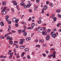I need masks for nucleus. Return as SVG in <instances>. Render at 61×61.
<instances>
[{
	"label": "nucleus",
	"mask_w": 61,
	"mask_h": 61,
	"mask_svg": "<svg viewBox=\"0 0 61 61\" xmlns=\"http://www.w3.org/2000/svg\"><path fill=\"white\" fill-rule=\"evenodd\" d=\"M17 58H19L20 57V56H19V54H17Z\"/></svg>",
	"instance_id": "obj_35"
},
{
	"label": "nucleus",
	"mask_w": 61,
	"mask_h": 61,
	"mask_svg": "<svg viewBox=\"0 0 61 61\" xmlns=\"http://www.w3.org/2000/svg\"><path fill=\"white\" fill-rule=\"evenodd\" d=\"M25 51L26 52L27 51H29V49L27 48H26L25 49Z\"/></svg>",
	"instance_id": "obj_20"
},
{
	"label": "nucleus",
	"mask_w": 61,
	"mask_h": 61,
	"mask_svg": "<svg viewBox=\"0 0 61 61\" xmlns=\"http://www.w3.org/2000/svg\"><path fill=\"white\" fill-rule=\"evenodd\" d=\"M51 6H54V4L53 3H51Z\"/></svg>",
	"instance_id": "obj_49"
},
{
	"label": "nucleus",
	"mask_w": 61,
	"mask_h": 61,
	"mask_svg": "<svg viewBox=\"0 0 61 61\" xmlns=\"http://www.w3.org/2000/svg\"><path fill=\"white\" fill-rule=\"evenodd\" d=\"M21 32H23V33H24L25 32V31L24 30H21Z\"/></svg>",
	"instance_id": "obj_30"
},
{
	"label": "nucleus",
	"mask_w": 61,
	"mask_h": 61,
	"mask_svg": "<svg viewBox=\"0 0 61 61\" xmlns=\"http://www.w3.org/2000/svg\"><path fill=\"white\" fill-rule=\"evenodd\" d=\"M53 56V53H52L51 54L49 55L48 56V57H51V56Z\"/></svg>",
	"instance_id": "obj_14"
},
{
	"label": "nucleus",
	"mask_w": 61,
	"mask_h": 61,
	"mask_svg": "<svg viewBox=\"0 0 61 61\" xmlns=\"http://www.w3.org/2000/svg\"><path fill=\"white\" fill-rule=\"evenodd\" d=\"M57 13H59L60 12V10H56Z\"/></svg>",
	"instance_id": "obj_31"
},
{
	"label": "nucleus",
	"mask_w": 61,
	"mask_h": 61,
	"mask_svg": "<svg viewBox=\"0 0 61 61\" xmlns=\"http://www.w3.org/2000/svg\"><path fill=\"white\" fill-rule=\"evenodd\" d=\"M19 47L20 48H21V49H24V48H25V46H20Z\"/></svg>",
	"instance_id": "obj_13"
},
{
	"label": "nucleus",
	"mask_w": 61,
	"mask_h": 61,
	"mask_svg": "<svg viewBox=\"0 0 61 61\" xmlns=\"http://www.w3.org/2000/svg\"><path fill=\"white\" fill-rule=\"evenodd\" d=\"M12 56H10L9 57V58L10 59H11V58H12Z\"/></svg>",
	"instance_id": "obj_62"
},
{
	"label": "nucleus",
	"mask_w": 61,
	"mask_h": 61,
	"mask_svg": "<svg viewBox=\"0 0 61 61\" xmlns=\"http://www.w3.org/2000/svg\"><path fill=\"white\" fill-rule=\"evenodd\" d=\"M26 40L27 41H29L31 40V38L30 37H28L26 38Z\"/></svg>",
	"instance_id": "obj_9"
},
{
	"label": "nucleus",
	"mask_w": 61,
	"mask_h": 61,
	"mask_svg": "<svg viewBox=\"0 0 61 61\" xmlns=\"http://www.w3.org/2000/svg\"><path fill=\"white\" fill-rule=\"evenodd\" d=\"M41 22L42 21L41 20H40V21H39L37 23L38 24H41Z\"/></svg>",
	"instance_id": "obj_27"
},
{
	"label": "nucleus",
	"mask_w": 61,
	"mask_h": 61,
	"mask_svg": "<svg viewBox=\"0 0 61 61\" xmlns=\"http://www.w3.org/2000/svg\"><path fill=\"white\" fill-rule=\"evenodd\" d=\"M53 20L54 22H56V20H57V18H56V17H54L53 18Z\"/></svg>",
	"instance_id": "obj_15"
},
{
	"label": "nucleus",
	"mask_w": 61,
	"mask_h": 61,
	"mask_svg": "<svg viewBox=\"0 0 61 61\" xmlns=\"http://www.w3.org/2000/svg\"><path fill=\"white\" fill-rule=\"evenodd\" d=\"M0 38L4 39L5 38V37L3 36H0Z\"/></svg>",
	"instance_id": "obj_22"
},
{
	"label": "nucleus",
	"mask_w": 61,
	"mask_h": 61,
	"mask_svg": "<svg viewBox=\"0 0 61 61\" xmlns=\"http://www.w3.org/2000/svg\"><path fill=\"white\" fill-rule=\"evenodd\" d=\"M53 30L54 31H56V29H54Z\"/></svg>",
	"instance_id": "obj_64"
},
{
	"label": "nucleus",
	"mask_w": 61,
	"mask_h": 61,
	"mask_svg": "<svg viewBox=\"0 0 61 61\" xmlns=\"http://www.w3.org/2000/svg\"><path fill=\"white\" fill-rule=\"evenodd\" d=\"M58 35V33H56L54 35H53V38H56V36H57Z\"/></svg>",
	"instance_id": "obj_5"
},
{
	"label": "nucleus",
	"mask_w": 61,
	"mask_h": 61,
	"mask_svg": "<svg viewBox=\"0 0 61 61\" xmlns=\"http://www.w3.org/2000/svg\"><path fill=\"white\" fill-rule=\"evenodd\" d=\"M40 45H36V47H40Z\"/></svg>",
	"instance_id": "obj_29"
},
{
	"label": "nucleus",
	"mask_w": 61,
	"mask_h": 61,
	"mask_svg": "<svg viewBox=\"0 0 61 61\" xmlns=\"http://www.w3.org/2000/svg\"><path fill=\"white\" fill-rule=\"evenodd\" d=\"M43 56H46V55L45 54H43Z\"/></svg>",
	"instance_id": "obj_46"
},
{
	"label": "nucleus",
	"mask_w": 61,
	"mask_h": 61,
	"mask_svg": "<svg viewBox=\"0 0 61 61\" xmlns=\"http://www.w3.org/2000/svg\"><path fill=\"white\" fill-rule=\"evenodd\" d=\"M8 17H9V16L7 15L5 17V18L6 19H7L8 18Z\"/></svg>",
	"instance_id": "obj_38"
},
{
	"label": "nucleus",
	"mask_w": 61,
	"mask_h": 61,
	"mask_svg": "<svg viewBox=\"0 0 61 61\" xmlns=\"http://www.w3.org/2000/svg\"><path fill=\"white\" fill-rule=\"evenodd\" d=\"M13 39V38L12 37H10V39L9 40H12Z\"/></svg>",
	"instance_id": "obj_42"
},
{
	"label": "nucleus",
	"mask_w": 61,
	"mask_h": 61,
	"mask_svg": "<svg viewBox=\"0 0 61 61\" xmlns=\"http://www.w3.org/2000/svg\"><path fill=\"white\" fill-rule=\"evenodd\" d=\"M15 26L16 27H18L19 26V25L18 23H16L15 24Z\"/></svg>",
	"instance_id": "obj_19"
},
{
	"label": "nucleus",
	"mask_w": 61,
	"mask_h": 61,
	"mask_svg": "<svg viewBox=\"0 0 61 61\" xmlns=\"http://www.w3.org/2000/svg\"><path fill=\"white\" fill-rule=\"evenodd\" d=\"M6 19V20L7 21V22H9V19Z\"/></svg>",
	"instance_id": "obj_52"
},
{
	"label": "nucleus",
	"mask_w": 61,
	"mask_h": 61,
	"mask_svg": "<svg viewBox=\"0 0 61 61\" xmlns=\"http://www.w3.org/2000/svg\"><path fill=\"white\" fill-rule=\"evenodd\" d=\"M37 8H36V7H35L34 8V10H35V11H36Z\"/></svg>",
	"instance_id": "obj_61"
},
{
	"label": "nucleus",
	"mask_w": 61,
	"mask_h": 61,
	"mask_svg": "<svg viewBox=\"0 0 61 61\" xmlns=\"http://www.w3.org/2000/svg\"><path fill=\"white\" fill-rule=\"evenodd\" d=\"M0 57L1 58H3L4 55H2V56H0Z\"/></svg>",
	"instance_id": "obj_54"
},
{
	"label": "nucleus",
	"mask_w": 61,
	"mask_h": 61,
	"mask_svg": "<svg viewBox=\"0 0 61 61\" xmlns=\"http://www.w3.org/2000/svg\"><path fill=\"white\" fill-rule=\"evenodd\" d=\"M12 33L11 32H10L9 33H7V34L8 35H11V34H12Z\"/></svg>",
	"instance_id": "obj_36"
},
{
	"label": "nucleus",
	"mask_w": 61,
	"mask_h": 61,
	"mask_svg": "<svg viewBox=\"0 0 61 61\" xmlns=\"http://www.w3.org/2000/svg\"><path fill=\"white\" fill-rule=\"evenodd\" d=\"M55 34V32L52 31L51 33V34L52 35H53Z\"/></svg>",
	"instance_id": "obj_23"
},
{
	"label": "nucleus",
	"mask_w": 61,
	"mask_h": 61,
	"mask_svg": "<svg viewBox=\"0 0 61 61\" xmlns=\"http://www.w3.org/2000/svg\"><path fill=\"white\" fill-rule=\"evenodd\" d=\"M43 8L45 10H46L47 9V6L46 5H45L43 6Z\"/></svg>",
	"instance_id": "obj_7"
},
{
	"label": "nucleus",
	"mask_w": 61,
	"mask_h": 61,
	"mask_svg": "<svg viewBox=\"0 0 61 61\" xmlns=\"http://www.w3.org/2000/svg\"><path fill=\"white\" fill-rule=\"evenodd\" d=\"M10 31H11V29L8 28V32H10Z\"/></svg>",
	"instance_id": "obj_37"
},
{
	"label": "nucleus",
	"mask_w": 61,
	"mask_h": 61,
	"mask_svg": "<svg viewBox=\"0 0 61 61\" xmlns=\"http://www.w3.org/2000/svg\"><path fill=\"white\" fill-rule=\"evenodd\" d=\"M50 50H54V51L55 50V49H54V48H51L50 49Z\"/></svg>",
	"instance_id": "obj_41"
},
{
	"label": "nucleus",
	"mask_w": 61,
	"mask_h": 61,
	"mask_svg": "<svg viewBox=\"0 0 61 61\" xmlns=\"http://www.w3.org/2000/svg\"><path fill=\"white\" fill-rule=\"evenodd\" d=\"M58 17H60V18H61V15H59L58 16Z\"/></svg>",
	"instance_id": "obj_56"
},
{
	"label": "nucleus",
	"mask_w": 61,
	"mask_h": 61,
	"mask_svg": "<svg viewBox=\"0 0 61 61\" xmlns=\"http://www.w3.org/2000/svg\"><path fill=\"white\" fill-rule=\"evenodd\" d=\"M8 36V34H6L5 35V36H4V37H7Z\"/></svg>",
	"instance_id": "obj_43"
},
{
	"label": "nucleus",
	"mask_w": 61,
	"mask_h": 61,
	"mask_svg": "<svg viewBox=\"0 0 61 61\" xmlns=\"http://www.w3.org/2000/svg\"><path fill=\"white\" fill-rule=\"evenodd\" d=\"M27 57L28 59H30V58L29 57V56L28 55L27 56Z\"/></svg>",
	"instance_id": "obj_50"
},
{
	"label": "nucleus",
	"mask_w": 61,
	"mask_h": 61,
	"mask_svg": "<svg viewBox=\"0 0 61 61\" xmlns=\"http://www.w3.org/2000/svg\"><path fill=\"white\" fill-rule=\"evenodd\" d=\"M42 19V17H39V20H41V19Z\"/></svg>",
	"instance_id": "obj_47"
},
{
	"label": "nucleus",
	"mask_w": 61,
	"mask_h": 61,
	"mask_svg": "<svg viewBox=\"0 0 61 61\" xmlns=\"http://www.w3.org/2000/svg\"><path fill=\"white\" fill-rule=\"evenodd\" d=\"M25 39H20V41H22V42H24V40H25Z\"/></svg>",
	"instance_id": "obj_34"
},
{
	"label": "nucleus",
	"mask_w": 61,
	"mask_h": 61,
	"mask_svg": "<svg viewBox=\"0 0 61 61\" xmlns=\"http://www.w3.org/2000/svg\"><path fill=\"white\" fill-rule=\"evenodd\" d=\"M50 39V37L49 36H47L46 37V40H48Z\"/></svg>",
	"instance_id": "obj_10"
},
{
	"label": "nucleus",
	"mask_w": 61,
	"mask_h": 61,
	"mask_svg": "<svg viewBox=\"0 0 61 61\" xmlns=\"http://www.w3.org/2000/svg\"><path fill=\"white\" fill-rule=\"evenodd\" d=\"M43 46L45 47L46 46V44H44L43 45Z\"/></svg>",
	"instance_id": "obj_53"
},
{
	"label": "nucleus",
	"mask_w": 61,
	"mask_h": 61,
	"mask_svg": "<svg viewBox=\"0 0 61 61\" xmlns=\"http://www.w3.org/2000/svg\"><path fill=\"white\" fill-rule=\"evenodd\" d=\"M41 13V14H44V11H42Z\"/></svg>",
	"instance_id": "obj_57"
},
{
	"label": "nucleus",
	"mask_w": 61,
	"mask_h": 61,
	"mask_svg": "<svg viewBox=\"0 0 61 61\" xmlns=\"http://www.w3.org/2000/svg\"><path fill=\"white\" fill-rule=\"evenodd\" d=\"M39 42L40 43V42H44V40H43V39H41V40H39Z\"/></svg>",
	"instance_id": "obj_21"
},
{
	"label": "nucleus",
	"mask_w": 61,
	"mask_h": 61,
	"mask_svg": "<svg viewBox=\"0 0 61 61\" xmlns=\"http://www.w3.org/2000/svg\"><path fill=\"white\" fill-rule=\"evenodd\" d=\"M29 11H30V13H32V10L31 9H29Z\"/></svg>",
	"instance_id": "obj_44"
},
{
	"label": "nucleus",
	"mask_w": 61,
	"mask_h": 61,
	"mask_svg": "<svg viewBox=\"0 0 61 61\" xmlns=\"http://www.w3.org/2000/svg\"><path fill=\"white\" fill-rule=\"evenodd\" d=\"M18 32L20 33V32H21V30H18Z\"/></svg>",
	"instance_id": "obj_63"
},
{
	"label": "nucleus",
	"mask_w": 61,
	"mask_h": 61,
	"mask_svg": "<svg viewBox=\"0 0 61 61\" xmlns=\"http://www.w3.org/2000/svg\"><path fill=\"white\" fill-rule=\"evenodd\" d=\"M47 31H43L42 34L43 35H44V36H45V35H46L47 34Z\"/></svg>",
	"instance_id": "obj_3"
},
{
	"label": "nucleus",
	"mask_w": 61,
	"mask_h": 61,
	"mask_svg": "<svg viewBox=\"0 0 61 61\" xmlns=\"http://www.w3.org/2000/svg\"><path fill=\"white\" fill-rule=\"evenodd\" d=\"M19 47V46H18V45H17L16 46V48H18V47Z\"/></svg>",
	"instance_id": "obj_59"
},
{
	"label": "nucleus",
	"mask_w": 61,
	"mask_h": 61,
	"mask_svg": "<svg viewBox=\"0 0 61 61\" xmlns=\"http://www.w3.org/2000/svg\"><path fill=\"white\" fill-rule=\"evenodd\" d=\"M2 5L3 6H5V5H6V2L3 1L2 2Z\"/></svg>",
	"instance_id": "obj_6"
},
{
	"label": "nucleus",
	"mask_w": 61,
	"mask_h": 61,
	"mask_svg": "<svg viewBox=\"0 0 61 61\" xmlns=\"http://www.w3.org/2000/svg\"><path fill=\"white\" fill-rule=\"evenodd\" d=\"M2 11L3 12L4 15H5L6 14V11L5 10V9H3Z\"/></svg>",
	"instance_id": "obj_8"
},
{
	"label": "nucleus",
	"mask_w": 61,
	"mask_h": 61,
	"mask_svg": "<svg viewBox=\"0 0 61 61\" xmlns=\"http://www.w3.org/2000/svg\"><path fill=\"white\" fill-rule=\"evenodd\" d=\"M56 52L54 51L53 52V56L52 57L53 58H56Z\"/></svg>",
	"instance_id": "obj_2"
},
{
	"label": "nucleus",
	"mask_w": 61,
	"mask_h": 61,
	"mask_svg": "<svg viewBox=\"0 0 61 61\" xmlns=\"http://www.w3.org/2000/svg\"><path fill=\"white\" fill-rule=\"evenodd\" d=\"M31 19H32V18L31 17H30L28 20V21H30L31 20Z\"/></svg>",
	"instance_id": "obj_26"
},
{
	"label": "nucleus",
	"mask_w": 61,
	"mask_h": 61,
	"mask_svg": "<svg viewBox=\"0 0 61 61\" xmlns=\"http://www.w3.org/2000/svg\"><path fill=\"white\" fill-rule=\"evenodd\" d=\"M10 37L9 36H7V37L6 38L7 40H9V39H10Z\"/></svg>",
	"instance_id": "obj_28"
},
{
	"label": "nucleus",
	"mask_w": 61,
	"mask_h": 61,
	"mask_svg": "<svg viewBox=\"0 0 61 61\" xmlns=\"http://www.w3.org/2000/svg\"><path fill=\"white\" fill-rule=\"evenodd\" d=\"M42 30V29L40 28V27H38V32L39 33H41V31Z\"/></svg>",
	"instance_id": "obj_4"
},
{
	"label": "nucleus",
	"mask_w": 61,
	"mask_h": 61,
	"mask_svg": "<svg viewBox=\"0 0 61 61\" xmlns=\"http://www.w3.org/2000/svg\"><path fill=\"white\" fill-rule=\"evenodd\" d=\"M25 5V4L24 2H21L20 4V5Z\"/></svg>",
	"instance_id": "obj_12"
},
{
	"label": "nucleus",
	"mask_w": 61,
	"mask_h": 61,
	"mask_svg": "<svg viewBox=\"0 0 61 61\" xmlns=\"http://www.w3.org/2000/svg\"><path fill=\"white\" fill-rule=\"evenodd\" d=\"M11 11L13 12H14V9L13 8H11Z\"/></svg>",
	"instance_id": "obj_40"
},
{
	"label": "nucleus",
	"mask_w": 61,
	"mask_h": 61,
	"mask_svg": "<svg viewBox=\"0 0 61 61\" xmlns=\"http://www.w3.org/2000/svg\"><path fill=\"white\" fill-rule=\"evenodd\" d=\"M9 28L10 29H11V27L10 25L9 26Z\"/></svg>",
	"instance_id": "obj_48"
},
{
	"label": "nucleus",
	"mask_w": 61,
	"mask_h": 61,
	"mask_svg": "<svg viewBox=\"0 0 61 61\" xmlns=\"http://www.w3.org/2000/svg\"><path fill=\"white\" fill-rule=\"evenodd\" d=\"M31 6V4H28L27 6V7H30Z\"/></svg>",
	"instance_id": "obj_17"
},
{
	"label": "nucleus",
	"mask_w": 61,
	"mask_h": 61,
	"mask_svg": "<svg viewBox=\"0 0 61 61\" xmlns=\"http://www.w3.org/2000/svg\"><path fill=\"white\" fill-rule=\"evenodd\" d=\"M19 43L20 45H22L23 44V42L22 41H20L19 42Z\"/></svg>",
	"instance_id": "obj_25"
},
{
	"label": "nucleus",
	"mask_w": 61,
	"mask_h": 61,
	"mask_svg": "<svg viewBox=\"0 0 61 61\" xmlns=\"http://www.w3.org/2000/svg\"><path fill=\"white\" fill-rule=\"evenodd\" d=\"M14 5H17V3L16 1H15L14 3Z\"/></svg>",
	"instance_id": "obj_16"
},
{
	"label": "nucleus",
	"mask_w": 61,
	"mask_h": 61,
	"mask_svg": "<svg viewBox=\"0 0 61 61\" xmlns=\"http://www.w3.org/2000/svg\"><path fill=\"white\" fill-rule=\"evenodd\" d=\"M6 7H4V9H5V10H6Z\"/></svg>",
	"instance_id": "obj_58"
},
{
	"label": "nucleus",
	"mask_w": 61,
	"mask_h": 61,
	"mask_svg": "<svg viewBox=\"0 0 61 61\" xmlns=\"http://www.w3.org/2000/svg\"><path fill=\"white\" fill-rule=\"evenodd\" d=\"M13 43V42L12 41H10L9 42V43L10 45H12Z\"/></svg>",
	"instance_id": "obj_24"
},
{
	"label": "nucleus",
	"mask_w": 61,
	"mask_h": 61,
	"mask_svg": "<svg viewBox=\"0 0 61 61\" xmlns=\"http://www.w3.org/2000/svg\"><path fill=\"white\" fill-rule=\"evenodd\" d=\"M27 34V32H25L24 33V36H26Z\"/></svg>",
	"instance_id": "obj_18"
},
{
	"label": "nucleus",
	"mask_w": 61,
	"mask_h": 61,
	"mask_svg": "<svg viewBox=\"0 0 61 61\" xmlns=\"http://www.w3.org/2000/svg\"><path fill=\"white\" fill-rule=\"evenodd\" d=\"M43 29L44 30H46V28L44 27H43Z\"/></svg>",
	"instance_id": "obj_51"
},
{
	"label": "nucleus",
	"mask_w": 61,
	"mask_h": 61,
	"mask_svg": "<svg viewBox=\"0 0 61 61\" xmlns=\"http://www.w3.org/2000/svg\"><path fill=\"white\" fill-rule=\"evenodd\" d=\"M0 25L1 26H3L4 25V22H1L0 23Z\"/></svg>",
	"instance_id": "obj_11"
},
{
	"label": "nucleus",
	"mask_w": 61,
	"mask_h": 61,
	"mask_svg": "<svg viewBox=\"0 0 61 61\" xmlns=\"http://www.w3.org/2000/svg\"><path fill=\"white\" fill-rule=\"evenodd\" d=\"M24 5V7L25 8H26L27 7V6L26 5Z\"/></svg>",
	"instance_id": "obj_45"
},
{
	"label": "nucleus",
	"mask_w": 61,
	"mask_h": 61,
	"mask_svg": "<svg viewBox=\"0 0 61 61\" xmlns=\"http://www.w3.org/2000/svg\"><path fill=\"white\" fill-rule=\"evenodd\" d=\"M47 32H48V33H49L51 31V29H49L47 30Z\"/></svg>",
	"instance_id": "obj_32"
},
{
	"label": "nucleus",
	"mask_w": 61,
	"mask_h": 61,
	"mask_svg": "<svg viewBox=\"0 0 61 61\" xmlns=\"http://www.w3.org/2000/svg\"><path fill=\"white\" fill-rule=\"evenodd\" d=\"M39 1H40L39 0H36V3H38L39 2Z\"/></svg>",
	"instance_id": "obj_39"
},
{
	"label": "nucleus",
	"mask_w": 61,
	"mask_h": 61,
	"mask_svg": "<svg viewBox=\"0 0 61 61\" xmlns=\"http://www.w3.org/2000/svg\"><path fill=\"white\" fill-rule=\"evenodd\" d=\"M46 4L47 5H48V4H49V3L48 2V1H47L46 2Z\"/></svg>",
	"instance_id": "obj_60"
},
{
	"label": "nucleus",
	"mask_w": 61,
	"mask_h": 61,
	"mask_svg": "<svg viewBox=\"0 0 61 61\" xmlns=\"http://www.w3.org/2000/svg\"><path fill=\"white\" fill-rule=\"evenodd\" d=\"M35 23H32L31 25L33 27H34V26H35Z\"/></svg>",
	"instance_id": "obj_33"
},
{
	"label": "nucleus",
	"mask_w": 61,
	"mask_h": 61,
	"mask_svg": "<svg viewBox=\"0 0 61 61\" xmlns=\"http://www.w3.org/2000/svg\"><path fill=\"white\" fill-rule=\"evenodd\" d=\"M31 29H33L34 28V27L32 26L30 27Z\"/></svg>",
	"instance_id": "obj_55"
},
{
	"label": "nucleus",
	"mask_w": 61,
	"mask_h": 61,
	"mask_svg": "<svg viewBox=\"0 0 61 61\" xmlns=\"http://www.w3.org/2000/svg\"><path fill=\"white\" fill-rule=\"evenodd\" d=\"M12 21L13 22H15V23H17L19 21V19H16L15 18H13V20Z\"/></svg>",
	"instance_id": "obj_1"
}]
</instances>
